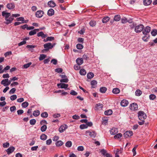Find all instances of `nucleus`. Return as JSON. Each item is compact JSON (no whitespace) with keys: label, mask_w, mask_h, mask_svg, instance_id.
<instances>
[{"label":"nucleus","mask_w":157,"mask_h":157,"mask_svg":"<svg viewBox=\"0 0 157 157\" xmlns=\"http://www.w3.org/2000/svg\"><path fill=\"white\" fill-rule=\"evenodd\" d=\"M142 94V91L140 90H137L135 92V95L136 96H140Z\"/></svg>","instance_id":"c756f323"},{"label":"nucleus","mask_w":157,"mask_h":157,"mask_svg":"<svg viewBox=\"0 0 157 157\" xmlns=\"http://www.w3.org/2000/svg\"><path fill=\"white\" fill-rule=\"evenodd\" d=\"M57 60L55 59H53L51 61V63H52L54 65H56L57 63Z\"/></svg>","instance_id":"338daca9"},{"label":"nucleus","mask_w":157,"mask_h":157,"mask_svg":"<svg viewBox=\"0 0 157 157\" xmlns=\"http://www.w3.org/2000/svg\"><path fill=\"white\" fill-rule=\"evenodd\" d=\"M15 150V148L13 146L10 147L6 150L8 154L9 155L13 152Z\"/></svg>","instance_id":"9b49d317"},{"label":"nucleus","mask_w":157,"mask_h":157,"mask_svg":"<svg viewBox=\"0 0 157 157\" xmlns=\"http://www.w3.org/2000/svg\"><path fill=\"white\" fill-rule=\"evenodd\" d=\"M62 69L60 68H56L55 70V71L58 73H61L62 71Z\"/></svg>","instance_id":"69168bd1"},{"label":"nucleus","mask_w":157,"mask_h":157,"mask_svg":"<svg viewBox=\"0 0 157 157\" xmlns=\"http://www.w3.org/2000/svg\"><path fill=\"white\" fill-rule=\"evenodd\" d=\"M36 30H33L31 31L29 33V34L30 36H32L34 35L36 33V32L35 31Z\"/></svg>","instance_id":"8fccbe9b"},{"label":"nucleus","mask_w":157,"mask_h":157,"mask_svg":"<svg viewBox=\"0 0 157 157\" xmlns=\"http://www.w3.org/2000/svg\"><path fill=\"white\" fill-rule=\"evenodd\" d=\"M152 36H155L157 34V30L156 29H153L151 32Z\"/></svg>","instance_id":"4c0bfd02"},{"label":"nucleus","mask_w":157,"mask_h":157,"mask_svg":"<svg viewBox=\"0 0 157 157\" xmlns=\"http://www.w3.org/2000/svg\"><path fill=\"white\" fill-rule=\"evenodd\" d=\"M47 136L45 134H42L40 136V139L43 140H46L47 138Z\"/></svg>","instance_id":"2f4dec72"},{"label":"nucleus","mask_w":157,"mask_h":157,"mask_svg":"<svg viewBox=\"0 0 157 157\" xmlns=\"http://www.w3.org/2000/svg\"><path fill=\"white\" fill-rule=\"evenodd\" d=\"M151 31V27L149 26H146L143 31V33L144 35H147Z\"/></svg>","instance_id":"6e6552de"},{"label":"nucleus","mask_w":157,"mask_h":157,"mask_svg":"<svg viewBox=\"0 0 157 157\" xmlns=\"http://www.w3.org/2000/svg\"><path fill=\"white\" fill-rule=\"evenodd\" d=\"M63 144V142L61 140H59L56 143V145L57 147L61 146Z\"/></svg>","instance_id":"393cba45"},{"label":"nucleus","mask_w":157,"mask_h":157,"mask_svg":"<svg viewBox=\"0 0 157 157\" xmlns=\"http://www.w3.org/2000/svg\"><path fill=\"white\" fill-rule=\"evenodd\" d=\"M130 109L132 110H137L138 109V105L136 103L131 104L129 106Z\"/></svg>","instance_id":"423d86ee"},{"label":"nucleus","mask_w":157,"mask_h":157,"mask_svg":"<svg viewBox=\"0 0 157 157\" xmlns=\"http://www.w3.org/2000/svg\"><path fill=\"white\" fill-rule=\"evenodd\" d=\"M10 146V144L9 143L6 142L3 144V146L4 148L8 147Z\"/></svg>","instance_id":"6e6d98bb"},{"label":"nucleus","mask_w":157,"mask_h":157,"mask_svg":"<svg viewBox=\"0 0 157 157\" xmlns=\"http://www.w3.org/2000/svg\"><path fill=\"white\" fill-rule=\"evenodd\" d=\"M67 128V126L66 124L61 125L59 128V131L60 133L62 132H63Z\"/></svg>","instance_id":"9d476101"},{"label":"nucleus","mask_w":157,"mask_h":157,"mask_svg":"<svg viewBox=\"0 0 157 157\" xmlns=\"http://www.w3.org/2000/svg\"><path fill=\"white\" fill-rule=\"evenodd\" d=\"M26 43V41L25 40H23L21 42L18 44V45L19 46L24 45Z\"/></svg>","instance_id":"774afa93"},{"label":"nucleus","mask_w":157,"mask_h":157,"mask_svg":"<svg viewBox=\"0 0 157 157\" xmlns=\"http://www.w3.org/2000/svg\"><path fill=\"white\" fill-rule=\"evenodd\" d=\"M86 136H90L92 138H94L96 135V133L94 131L90 132L89 131H87L86 132Z\"/></svg>","instance_id":"39448f33"},{"label":"nucleus","mask_w":157,"mask_h":157,"mask_svg":"<svg viewBox=\"0 0 157 157\" xmlns=\"http://www.w3.org/2000/svg\"><path fill=\"white\" fill-rule=\"evenodd\" d=\"M113 113V111L111 109H109L105 112L104 113L105 115H111Z\"/></svg>","instance_id":"a878e982"},{"label":"nucleus","mask_w":157,"mask_h":157,"mask_svg":"<svg viewBox=\"0 0 157 157\" xmlns=\"http://www.w3.org/2000/svg\"><path fill=\"white\" fill-rule=\"evenodd\" d=\"M90 25L92 27L95 26L96 24V22L94 21H91L89 23Z\"/></svg>","instance_id":"f704fd0d"},{"label":"nucleus","mask_w":157,"mask_h":157,"mask_svg":"<svg viewBox=\"0 0 157 157\" xmlns=\"http://www.w3.org/2000/svg\"><path fill=\"white\" fill-rule=\"evenodd\" d=\"M29 105V103L26 101H25V102L22 103L21 104L22 106L24 108H25L27 107L28 105Z\"/></svg>","instance_id":"58836bf2"},{"label":"nucleus","mask_w":157,"mask_h":157,"mask_svg":"<svg viewBox=\"0 0 157 157\" xmlns=\"http://www.w3.org/2000/svg\"><path fill=\"white\" fill-rule=\"evenodd\" d=\"M128 101L126 100H123L121 102V105L123 107L126 106L128 104Z\"/></svg>","instance_id":"f8f14e48"},{"label":"nucleus","mask_w":157,"mask_h":157,"mask_svg":"<svg viewBox=\"0 0 157 157\" xmlns=\"http://www.w3.org/2000/svg\"><path fill=\"white\" fill-rule=\"evenodd\" d=\"M121 18L120 16L119 15H115L114 18V20L116 21H119Z\"/></svg>","instance_id":"473e14b6"},{"label":"nucleus","mask_w":157,"mask_h":157,"mask_svg":"<svg viewBox=\"0 0 157 157\" xmlns=\"http://www.w3.org/2000/svg\"><path fill=\"white\" fill-rule=\"evenodd\" d=\"M103 107V105L102 104L98 103L96 104L95 107V110H97L101 109Z\"/></svg>","instance_id":"dca6fc26"},{"label":"nucleus","mask_w":157,"mask_h":157,"mask_svg":"<svg viewBox=\"0 0 157 157\" xmlns=\"http://www.w3.org/2000/svg\"><path fill=\"white\" fill-rule=\"evenodd\" d=\"M17 98V96L16 95L14 94L12 95L10 97V100L12 101H13L16 99Z\"/></svg>","instance_id":"5fc2aeb1"},{"label":"nucleus","mask_w":157,"mask_h":157,"mask_svg":"<svg viewBox=\"0 0 157 157\" xmlns=\"http://www.w3.org/2000/svg\"><path fill=\"white\" fill-rule=\"evenodd\" d=\"M149 99L151 100L155 99L156 98V96L154 94H151L149 95Z\"/></svg>","instance_id":"c03bdc74"},{"label":"nucleus","mask_w":157,"mask_h":157,"mask_svg":"<svg viewBox=\"0 0 157 157\" xmlns=\"http://www.w3.org/2000/svg\"><path fill=\"white\" fill-rule=\"evenodd\" d=\"M110 132L112 135H115L118 132V130L117 128H113L110 131Z\"/></svg>","instance_id":"4468645a"},{"label":"nucleus","mask_w":157,"mask_h":157,"mask_svg":"<svg viewBox=\"0 0 157 157\" xmlns=\"http://www.w3.org/2000/svg\"><path fill=\"white\" fill-rule=\"evenodd\" d=\"M46 57V56L44 54H41L40 55V57L39 58V59L40 61L44 59Z\"/></svg>","instance_id":"37998d69"},{"label":"nucleus","mask_w":157,"mask_h":157,"mask_svg":"<svg viewBox=\"0 0 157 157\" xmlns=\"http://www.w3.org/2000/svg\"><path fill=\"white\" fill-rule=\"evenodd\" d=\"M44 48H45L42 50V52H44V51H48L50 49H51L53 48L52 44L50 43H48L44 45Z\"/></svg>","instance_id":"7ed1b4c3"},{"label":"nucleus","mask_w":157,"mask_h":157,"mask_svg":"<svg viewBox=\"0 0 157 157\" xmlns=\"http://www.w3.org/2000/svg\"><path fill=\"white\" fill-rule=\"evenodd\" d=\"M87 77L88 79H91L93 78L94 76V74L92 72H89L87 74Z\"/></svg>","instance_id":"c85d7f7f"},{"label":"nucleus","mask_w":157,"mask_h":157,"mask_svg":"<svg viewBox=\"0 0 157 157\" xmlns=\"http://www.w3.org/2000/svg\"><path fill=\"white\" fill-rule=\"evenodd\" d=\"M76 48L79 49H81L83 48V46L80 44H78L76 45Z\"/></svg>","instance_id":"603ef678"},{"label":"nucleus","mask_w":157,"mask_h":157,"mask_svg":"<svg viewBox=\"0 0 157 157\" xmlns=\"http://www.w3.org/2000/svg\"><path fill=\"white\" fill-rule=\"evenodd\" d=\"M31 64V63H28L24 65L23 67L25 68H27L28 67H29Z\"/></svg>","instance_id":"864d4df0"},{"label":"nucleus","mask_w":157,"mask_h":157,"mask_svg":"<svg viewBox=\"0 0 157 157\" xmlns=\"http://www.w3.org/2000/svg\"><path fill=\"white\" fill-rule=\"evenodd\" d=\"M70 94L72 95H76L77 94V93L74 90H71Z\"/></svg>","instance_id":"0e129e2a"},{"label":"nucleus","mask_w":157,"mask_h":157,"mask_svg":"<svg viewBox=\"0 0 157 157\" xmlns=\"http://www.w3.org/2000/svg\"><path fill=\"white\" fill-rule=\"evenodd\" d=\"M27 21H24L22 22H16L14 23V25L15 26L19 25L21 24L26 23Z\"/></svg>","instance_id":"4d7b16f0"},{"label":"nucleus","mask_w":157,"mask_h":157,"mask_svg":"<svg viewBox=\"0 0 157 157\" xmlns=\"http://www.w3.org/2000/svg\"><path fill=\"white\" fill-rule=\"evenodd\" d=\"M47 127L46 125H43L40 128V130L42 132H44L46 131Z\"/></svg>","instance_id":"ea45409f"},{"label":"nucleus","mask_w":157,"mask_h":157,"mask_svg":"<svg viewBox=\"0 0 157 157\" xmlns=\"http://www.w3.org/2000/svg\"><path fill=\"white\" fill-rule=\"evenodd\" d=\"M36 120L34 119H32L30 121V124L31 125H34L36 123Z\"/></svg>","instance_id":"de8ad7c7"},{"label":"nucleus","mask_w":157,"mask_h":157,"mask_svg":"<svg viewBox=\"0 0 157 157\" xmlns=\"http://www.w3.org/2000/svg\"><path fill=\"white\" fill-rule=\"evenodd\" d=\"M107 90L106 87H101L100 88V92L102 93H104Z\"/></svg>","instance_id":"7c9ffc66"},{"label":"nucleus","mask_w":157,"mask_h":157,"mask_svg":"<svg viewBox=\"0 0 157 157\" xmlns=\"http://www.w3.org/2000/svg\"><path fill=\"white\" fill-rule=\"evenodd\" d=\"M16 20L18 21H22V22L27 21V22L28 21H25L24 18L22 17L17 18Z\"/></svg>","instance_id":"a18cd8bd"},{"label":"nucleus","mask_w":157,"mask_h":157,"mask_svg":"<svg viewBox=\"0 0 157 157\" xmlns=\"http://www.w3.org/2000/svg\"><path fill=\"white\" fill-rule=\"evenodd\" d=\"M48 113L46 112L42 113L41 114V117L43 118L47 117H48Z\"/></svg>","instance_id":"72a5a7b5"},{"label":"nucleus","mask_w":157,"mask_h":157,"mask_svg":"<svg viewBox=\"0 0 157 157\" xmlns=\"http://www.w3.org/2000/svg\"><path fill=\"white\" fill-rule=\"evenodd\" d=\"M132 135V132L131 131H127L124 134V137L125 138H128Z\"/></svg>","instance_id":"0eeeda50"},{"label":"nucleus","mask_w":157,"mask_h":157,"mask_svg":"<svg viewBox=\"0 0 157 157\" xmlns=\"http://www.w3.org/2000/svg\"><path fill=\"white\" fill-rule=\"evenodd\" d=\"M10 111L11 112H13L16 110V107L15 106H13L10 107Z\"/></svg>","instance_id":"680f3d73"},{"label":"nucleus","mask_w":157,"mask_h":157,"mask_svg":"<svg viewBox=\"0 0 157 157\" xmlns=\"http://www.w3.org/2000/svg\"><path fill=\"white\" fill-rule=\"evenodd\" d=\"M79 73L81 75H85L86 74V70L84 69H81L79 71Z\"/></svg>","instance_id":"e433bc0d"},{"label":"nucleus","mask_w":157,"mask_h":157,"mask_svg":"<svg viewBox=\"0 0 157 157\" xmlns=\"http://www.w3.org/2000/svg\"><path fill=\"white\" fill-rule=\"evenodd\" d=\"M7 7L9 10L13 9L15 7V5L13 3H8L7 5Z\"/></svg>","instance_id":"ddd939ff"},{"label":"nucleus","mask_w":157,"mask_h":157,"mask_svg":"<svg viewBox=\"0 0 157 157\" xmlns=\"http://www.w3.org/2000/svg\"><path fill=\"white\" fill-rule=\"evenodd\" d=\"M97 84V82L95 80H93L91 81V84L92 85V87L94 88L96 86Z\"/></svg>","instance_id":"b1692460"},{"label":"nucleus","mask_w":157,"mask_h":157,"mask_svg":"<svg viewBox=\"0 0 157 157\" xmlns=\"http://www.w3.org/2000/svg\"><path fill=\"white\" fill-rule=\"evenodd\" d=\"M151 2V0H144L143 3L144 5L148 6L149 5Z\"/></svg>","instance_id":"4be33fe9"},{"label":"nucleus","mask_w":157,"mask_h":157,"mask_svg":"<svg viewBox=\"0 0 157 157\" xmlns=\"http://www.w3.org/2000/svg\"><path fill=\"white\" fill-rule=\"evenodd\" d=\"M109 19L110 18L108 17H105L102 19V22L104 23H106L109 20Z\"/></svg>","instance_id":"5701e85b"},{"label":"nucleus","mask_w":157,"mask_h":157,"mask_svg":"<svg viewBox=\"0 0 157 157\" xmlns=\"http://www.w3.org/2000/svg\"><path fill=\"white\" fill-rule=\"evenodd\" d=\"M65 145L66 147H71L72 145V143L71 141H69L67 142L66 143Z\"/></svg>","instance_id":"a19ab883"},{"label":"nucleus","mask_w":157,"mask_h":157,"mask_svg":"<svg viewBox=\"0 0 157 157\" xmlns=\"http://www.w3.org/2000/svg\"><path fill=\"white\" fill-rule=\"evenodd\" d=\"M7 83L8 79H4L1 82V84L5 86H7Z\"/></svg>","instance_id":"412c9836"},{"label":"nucleus","mask_w":157,"mask_h":157,"mask_svg":"<svg viewBox=\"0 0 157 157\" xmlns=\"http://www.w3.org/2000/svg\"><path fill=\"white\" fill-rule=\"evenodd\" d=\"M87 128V125L86 124H81L80 126V128L81 129L86 128Z\"/></svg>","instance_id":"3c124183"},{"label":"nucleus","mask_w":157,"mask_h":157,"mask_svg":"<svg viewBox=\"0 0 157 157\" xmlns=\"http://www.w3.org/2000/svg\"><path fill=\"white\" fill-rule=\"evenodd\" d=\"M101 153L104 155L105 156L106 155V150H105L104 149H102L101 151Z\"/></svg>","instance_id":"e2e57ef3"},{"label":"nucleus","mask_w":157,"mask_h":157,"mask_svg":"<svg viewBox=\"0 0 157 157\" xmlns=\"http://www.w3.org/2000/svg\"><path fill=\"white\" fill-rule=\"evenodd\" d=\"M120 92V90L119 88H115L113 89L112 90V92L114 94H118Z\"/></svg>","instance_id":"cd10ccee"},{"label":"nucleus","mask_w":157,"mask_h":157,"mask_svg":"<svg viewBox=\"0 0 157 157\" xmlns=\"http://www.w3.org/2000/svg\"><path fill=\"white\" fill-rule=\"evenodd\" d=\"M138 117L140 120H144L147 117L146 115L143 111H140L138 113Z\"/></svg>","instance_id":"f03ea898"},{"label":"nucleus","mask_w":157,"mask_h":157,"mask_svg":"<svg viewBox=\"0 0 157 157\" xmlns=\"http://www.w3.org/2000/svg\"><path fill=\"white\" fill-rule=\"evenodd\" d=\"M44 13L42 10L37 11L36 13V17L38 18L41 17L43 15Z\"/></svg>","instance_id":"1a4fd4ad"},{"label":"nucleus","mask_w":157,"mask_h":157,"mask_svg":"<svg viewBox=\"0 0 157 157\" xmlns=\"http://www.w3.org/2000/svg\"><path fill=\"white\" fill-rule=\"evenodd\" d=\"M76 62L78 65H81L83 62V59L82 58H78L76 60Z\"/></svg>","instance_id":"f3484780"},{"label":"nucleus","mask_w":157,"mask_h":157,"mask_svg":"<svg viewBox=\"0 0 157 157\" xmlns=\"http://www.w3.org/2000/svg\"><path fill=\"white\" fill-rule=\"evenodd\" d=\"M60 82H67L68 81V79L67 78H63L62 79H60Z\"/></svg>","instance_id":"49530a36"},{"label":"nucleus","mask_w":157,"mask_h":157,"mask_svg":"<svg viewBox=\"0 0 157 157\" xmlns=\"http://www.w3.org/2000/svg\"><path fill=\"white\" fill-rule=\"evenodd\" d=\"M137 147V145H136L132 149V152L133 153V155L135 156L136 154V149Z\"/></svg>","instance_id":"09e8293b"},{"label":"nucleus","mask_w":157,"mask_h":157,"mask_svg":"<svg viewBox=\"0 0 157 157\" xmlns=\"http://www.w3.org/2000/svg\"><path fill=\"white\" fill-rule=\"evenodd\" d=\"M16 90V89L15 88H13L9 91V93L10 94H14Z\"/></svg>","instance_id":"13d9d810"},{"label":"nucleus","mask_w":157,"mask_h":157,"mask_svg":"<svg viewBox=\"0 0 157 157\" xmlns=\"http://www.w3.org/2000/svg\"><path fill=\"white\" fill-rule=\"evenodd\" d=\"M54 13V11L52 9H50L48 11V15L49 16L53 15Z\"/></svg>","instance_id":"aec40b11"},{"label":"nucleus","mask_w":157,"mask_h":157,"mask_svg":"<svg viewBox=\"0 0 157 157\" xmlns=\"http://www.w3.org/2000/svg\"><path fill=\"white\" fill-rule=\"evenodd\" d=\"M122 23L124 24L128 22L127 19L125 18H122L121 20Z\"/></svg>","instance_id":"bf43d9fd"},{"label":"nucleus","mask_w":157,"mask_h":157,"mask_svg":"<svg viewBox=\"0 0 157 157\" xmlns=\"http://www.w3.org/2000/svg\"><path fill=\"white\" fill-rule=\"evenodd\" d=\"M57 86H60V88H64L66 89L67 88L68 85L67 84H66L65 83H59L58 84Z\"/></svg>","instance_id":"2eb2a0df"},{"label":"nucleus","mask_w":157,"mask_h":157,"mask_svg":"<svg viewBox=\"0 0 157 157\" xmlns=\"http://www.w3.org/2000/svg\"><path fill=\"white\" fill-rule=\"evenodd\" d=\"M48 6L52 7H54L56 5L55 2L52 1L48 2Z\"/></svg>","instance_id":"6ab92c4d"},{"label":"nucleus","mask_w":157,"mask_h":157,"mask_svg":"<svg viewBox=\"0 0 157 157\" xmlns=\"http://www.w3.org/2000/svg\"><path fill=\"white\" fill-rule=\"evenodd\" d=\"M2 15L5 17V20L6 22L5 23L8 25L11 23L13 20V18L12 17H10L11 13H7L6 11H3L2 12Z\"/></svg>","instance_id":"f257e3e1"},{"label":"nucleus","mask_w":157,"mask_h":157,"mask_svg":"<svg viewBox=\"0 0 157 157\" xmlns=\"http://www.w3.org/2000/svg\"><path fill=\"white\" fill-rule=\"evenodd\" d=\"M40 114V111L39 110H36L33 112V115L35 117L38 116Z\"/></svg>","instance_id":"bb28decb"},{"label":"nucleus","mask_w":157,"mask_h":157,"mask_svg":"<svg viewBox=\"0 0 157 157\" xmlns=\"http://www.w3.org/2000/svg\"><path fill=\"white\" fill-rule=\"evenodd\" d=\"M122 136V134L121 133H119L115 135L114 137L115 139H119Z\"/></svg>","instance_id":"79ce46f5"},{"label":"nucleus","mask_w":157,"mask_h":157,"mask_svg":"<svg viewBox=\"0 0 157 157\" xmlns=\"http://www.w3.org/2000/svg\"><path fill=\"white\" fill-rule=\"evenodd\" d=\"M38 36H41L43 38H44L46 37L47 36V34H44L42 32L38 33L37 34Z\"/></svg>","instance_id":"a211bd4d"},{"label":"nucleus","mask_w":157,"mask_h":157,"mask_svg":"<svg viewBox=\"0 0 157 157\" xmlns=\"http://www.w3.org/2000/svg\"><path fill=\"white\" fill-rule=\"evenodd\" d=\"M149 36L147 37L146 36H144L143 37L142 39L145 42L147 41L149 39Z\"/></svg>","instance_id":"052dcab7"},{"label":"nucleus","mask_w":157,"mask_h":157,"mask_svg":"<svg viewBox=\"0 0 157 157\" xmlns=\"http://www.w3.org/2000/svg\"><path fill=\"white\" fill-rule=\"evenodd\" d=\"M144 28V26L142 24H140L136 26L135 28V31L136 33H139L142 31Z\"/></svg>","instance_id":"20e7f679"},{"label":"nucleus","mask_w":157,"mask_h":157,"mask_svg":"<svg viewBox=\"0 0 157 157\" xmlns=\"http://www.w3.org/2000/svg\"><path fill=\"white\" fill-rule=\"evenodd\" d=\"M54 40V37H48L47 38L46 40H44V41L46 42L48 41H52Z\"/></svg>","instance_id":"c9c22d12"}]
</instances>
